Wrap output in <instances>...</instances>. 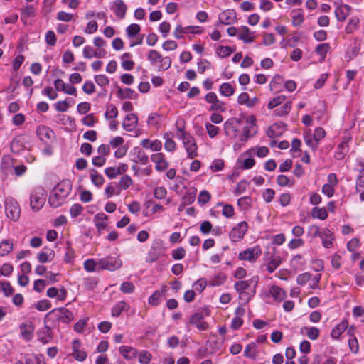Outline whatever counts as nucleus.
<instances>
[{"label":"nucleus","instance_id":"27","mask_svg":"<svg viewBox=\"0 0 364 364\" xmlns=\"http://www.w3.org/2000/svg\"><path fill=\"white\" fill-rule=\"evenodd\" d=\"M33 331L34 328L30 322L22 323L20 326L21 335L24 339L27 341H29L32 338Z\"/></svg>","mask_w":364,"mask_h":364},{"label":"nucleus","instance_id":"64","mask_svg":"<svg viewBox=\"0 0 364 364\" xmlns=\"http://www.w3.org/2000/svg\"><path fill=\"white\" fill-rule=\"evenodd\" d=\"M233 52V50L229 46H219L217 49L218 55L221 58H225Z\"/></svg>","mask_w":364,"mask_h":364},{"label":"nucleus","instance_id":"51","mask_svg":"<svg viewBox=\"0 0 364 364\" xmlns=\"http://www.w3.org/2000/svg\"><path fill=\"white\" fill-rule=\"evenodd\" d=\"M159 250L155 247H151V249L149 250V253L147 254L146 261L147 262H154L156 261L159 258Z\"/></svg>","mask_w":364,"mask_h":364},{"label":"nucleus","instance_id":"55","mask_svg":"<svg viewBox=\"0 0 364 364\" xmlns=\"http://www.w3.org/2000/svg\"><path fill=\"white\" fill-rule=\"evenodd\" d=\"M286 100V96L285 95H279L275 97H274L272 100L269 101L268 103V108L269 109H272L279 105L282 104Z\"/></svg>","mask_w":364,"mask_h":364},{"label":"nucleus","instance_id":"22","mask_svg":"<svg viewBox=\"0 0 364 364\" xmlns=\"http://www.w3.org/2000/svg\"><path fill=\"white\" fill-rule=\"evenodd\" d=\"M351 7L348 4H342L338 6L335 10V15L340 21H344L347 16L350 15Z\"/></svg>","mask_w":364,"mask_h":364},{"label":"nucleus","instance_id":"39","mask_svg":"<svg viewBox=\"0 0 364 364\" xmlns=\"http://www.w3.org/2000/svg\"><path fill=\"white\" fill-rule=\"evenodd\" d=\"M235 87L230 83H223L219 87L220 95L225 97H230L235 93Z\"/></svg>","mask_w":364,"mask_h":364},{"label":"nucleus","instance_id":"44","mask_svg":"<svg viewBox=\"0 0 364 364\" xmlns=\"http://www.w3.org/2000/svg\"><path fill=\"white\" fill-rule=\"evenodd\" d=\"M329 49L330 46L328 43H321L317 46L316 48V53L321 57L320 62L324 60Z\"/></svg>","mask_w":364,"mask_h":364},{"label":"nucleus","instance_id":"49","mask_svg":"<svg viewBox=\"0 0 364 364\" xmlns=\"http://www.w3.org/2000/svg\"><path fill=\"white\" fill-rule=\"evenodd\" d=\"M359 19L357 17H354L349 20L347 26H346L345 31L346 33H352L358 28Z\"/></svg>","mask_w":364,"mask_h":364},{"label":"nucleus","instance_id":"48","mask_svg":"<svg viewBox=\"0 0 364 364\" xmlns=\"http://www.w3.org/2000/svg\"><path fill=\"white\" fill-rule=\"evenodd\" d=\"M118 111L115 105H108L106 107V111L105 113V117L106 119H112L117 117Z\"/></svg>","mask_w":364,"mask_h":364},{"label":"nucleus","instance_id":"47","mask_svg":"<svg viewBox=\"0 0 364 364\" xmlns=\"http://www.w3.org/2000/svg\"><path fill=\"white\" fill-rule=\"evenodd\" d=\"M171 134L169 133H166L164 135V139H165L164 148L167 151H173L176 149V144L171 139Z\"/></svg>","mask_w":364,"mask_h":364},{"label":"nucleus","instance_id":"4","mask_svg":"<svg viewBox=\"0 0 364 364\" xmlns=\"http://www.w3.org/2000/svg\"><path fill=\"white\" fill-rule=\"evenodd\" d=\"M46 191L43 187L38 186L31 193L30 203L31 208L36 211L39 210L46 201Z\"/></svg>","mask_w":364,"mask_h":364},{"label":"nucleus","instance_id":"54","mask_svg":"<svg viewBox=\"0 0 364 364\" xmlns=\"http://www.w3.org/2000/svg\"><path fill=\"white\" fill-rule=\"evenodd\" d=\"M140 30H141V28H140L139 25H138L136 23H132L127 28L126 32H127V36L129 38H131L136 36L140 32Z\"/></svg>","mask_w":364,"mask_h":364},{"label":"nucleus","instance_id":"33","mask_svg":"<svg viewBox=\"0 0 364 364\" xmlns=\"http://www.w3.org/2000/svg\"><path fill=\"white\" fill-rule=\"evenodd\" d=\"M269 292L270 295L277 301H282L286 298V294L283 289L277 286H272Z\"/></svg>","mask_w":364,"mask_h":364},{"label":"nucleus","instance_id":"15","mask_svg":"<svg viewBox=\"0 0 364 364\" xmlns=\"http://www.w3.org/2000/svg\"><path fill=\"white\" fill-rule=\"evenodd\" d=\"M258 278L253 277L250 280L239 281L235 284V289L237 291H247L252 290L250 287L253 284L254 288L256 287Z\"/></svg>","mask_w":364,"mask_h":364},{"label":"nucleus","instance_id":"62","mask_svg":"<svg viewBox=\"0 0 364 364\" xmlns=\"http://www.w3.org/2000/svg\"><path fill=\"white\" fill-rule=\"evenodd\" d=\"M152 355L146 350L141 351L139 353V361L141 364H148L151 361Z\"/></svg>","mask_w":364,"mask_h":364},{"label":"nucleus","instance_id":"10","mask_svg":"<svg viewBox=\"0 0 364 364\" xmlns=\"http://www.w3.org/2000/svg\"><path fill=\"white\" fill-rule=\"evenodd\" d=\"M255 118L253 116L247 118L246 125L243 128L242 134L240 136V140L242 143L245 142L255 132Z\"/></svg>","mask_w":364,"mask_h":364},{"label":"nucleus","instance_id":"61","mask_svg":"<svg viewBox=\"0 0 364 364\" xmlns=\"http://www.w3.org/2000/svg\"><path fill=\"white\" fill-rule=\"evenodd\" d=\"M97 267H98V259L95 261L94 259H89L84 262V268L87 272L95 271Z\"/></svg>","mask_w":364,"mask_h":364},{"label":"nucleus","instance_id":"28","mask_svg":"<svg viewBox=\"0 0 364 364\" xmlns=\"http://www.w3.org/2000/svg\"><path fill=\"white\" fill-rule=\"evenodd\" d=\"M237 102L240 105H245L247 107H252L257 104L258 99L257 97L250 99L247 92H242L238 96Z\"/></svg>","mask_w":364,"mask_h":364},{"label":"nucleus","instance_id":"18","mask_svg":"<svg viewBox=\"0 0 364 364\" xmlns=\"http://www.w3.org/2000/svg\"><path fill=\"white\" fill-rule=\"evenodd\" d=\"M72 356L78 361H83L87 358L86 353L80 348V343L78 340H74L72 343Z\"/></svg>","mask_w":364,"mask_h":364},{"label":"nucleus","instance_id":"23","mask_svg":"<svg viewBox=\"0 0 364 364\" xmlns=\"http://www.w3.org/2000/svg\"><path fill=\"white\" fill-rule=\"evenodd\" d=\"M52 312L55 313L58 318L63 322L68 323L73 319V313L65 308L55 309Z\"/></svg>","mask_w":364,"mask_h":364},{"label":"nucleus","instance_id":"17","mask_svg":"<svg viewBox=\"0 0 364 364\" xmlns=\"http://www.w3.org/2000/svg\"><path fill=\"white\" fill-rule=\"evenodd\" d=\"M200 33L201 30H199L198 28V27H194V26L182 27L181 26L178 25L176 27V29L173 32V36H175V38L179 39V38H183L184 33Z\"/></svg>","mask_w":364,"mask_h":364},{"label":"nucleus","instance_id":"11","mask_svg":"<svg viewBox=\"0 0 364 364\" xmlns=\"http://www.w3.org/2000/svg\"><path fill=\"white\" fill-rule=\"evenodd\" d=\"M151 160L155 165V168L158 171H163L168 168V162L166 160L162 153H156L151 156Z\"/></svg>","mask_w":364,"mask_h":364},{"label":"nucleus","instance_id":"34","mask_svg":"<svg viewBox=\"0 0 364 364\" xmlns=\"http://www.w3.org/2000/svg\"><path fill=\"white\" fill-rule=\"evenodd\" d=\"M304 139L306 144L313 151H316L317 149L319 143L314 139L310 129H308L304 132Z\"/></svg>","mask_w":364,"mask_h":364},{"label":"nucleus","instance_id":"8","mask_svg":"<svg viewBox=\"0 0 364 364\" xmlns=\"http://www.w3.org/2000/svg\"><path fill=\"white\" fill-rule=\"evenodd\" d=\"M248 229V224L245 221H242L237 224L230 231L229 237L233 242L241 240Z\"/></svg>","mask_w":364,"mask_h":364},{"label":"nucleus","instance_id":"14","mask_svg":"<svg viewBox=\"0 0 364 364\" xmlns=\"http://www.w3.org/2000/svg\"><path fill=\"white\" fill-rule=\"evenodd\" d=\"M255 32L251 31L248 27L242 26L238 29V38L245 43H250L255 39Z\"/></svg>","mask_w":364,"mask_h":364},{"label":"nucleus","instance_id":"60","mask_svg":"<svg viewBox=\"0 0 364 364\" xmlns=\"http://www.w3.org/2000/svg\"><path fill=\"white\" fill-rule=\"evenodd\" d=\"M307 235L312 239L320 237L321 235V230L319 227L316 225H311L308 228Z\"/></svg>","mask_w":364,"mask_h":364},{"label":"nucleus","instance_id":"56","mask_svg":"<svg viewBox=\"0 0 364 364\" xmlns=\"http://www.w3.org/2000/svg\"><path fill=\"white\" fill-rule=\"evenodd\" d=\"M302 331H305L309 338L311 340H316L318 337L320 333L319 329L316 327H305Z\"/></svg>","mask_w":364,"mask_h":364},{"label":"nucleus","instance_id":"7","mask_svg":"<svg viewBox=\"0 0 364 364\" xmlns=\"http://www.w3.org/2000/svg\"><path fill=\"white\" fill-rule=\"evenodd\" d=\"M182 141L183 146L187 152L188 157L189 159H193L197 156L198 146L193 136L188 133H183Z\"/></svg>","mask_w":364,"mask_h":364},{"label":"nucleus","instance_id":"38","mask_svg":"<svg viewBox=\"0 0 364 364\" xmlns=\"http://www.w3.org/2000/svg\"><path fill=\"white\" fill-rule=\"evenodd\" d=\"M129 305L124 301L117 303L112 309V315L113 316H119L122 312L128 311Z\"/></svg>","mask_w":364,"mask_h":364},{"label":"nucleus","instance_id":"52","mask_svg":"<svg viewBox=\"0 0 364 364\" xmlns=\"http://www.w3.org/2000/svg\"><path fill=\"white\" fill-rule=\"evenodd\" d=\"M292 103L291 101L286 102L280 108L275 110L277 115L279 117L287 114L291 109Z\"/></svg>","mask_w":364,"mask_h":364},{"label":"nucleus","instance_id":"12","mask_svg":"<svg viewBox=\"0 0 364 364\" xmlns=\"http://www.w3.org/2000/svg\"><path fill=\"white\" fill-rule=\"evenodd\" d=\"M83 56L85 58L91 59L92 58H102L107 53L105 49H94L92 46H87L83 48Z\"/></svg>","mask_w":364,"mask_h":364},{"label":"nucleus","instance_id":"3","mask_svg":"<svg viewBox=\"0 0 364 364\" xmlns=\"http://www.w3.org/2000/svg\"><path fill=\"white\" fill-rule=\"evenodd\" d=\"M122 266L119 256L109 255L98 259V269L114 271Z\"/></svg>","mask_w":364,"mask_h":364},{"label":"nucleus","instance_id":"50","mask_svg":"<svg viewBox=\"0 0 364 364\" xmlns=\"http://www.w3.org/2000/svg\"><path fill=\"white\" fill-rule=\"evenodd\" d=\"M90 178L93 184L97 186H100L104 183V178L101 174H99L96 170L90 171Z\"/></svg>","mask_w":364,"mask_h":364},{"label":"nucleus","instance_id":"20","mask_svg":"<svg viewBox=\"0 0 364 364\" xmlns=\"http://www.w3.org/2000/svg\"><path fill=\"white\" fill-rule=\"evenodd\" d=\"M245 310L242 307H237L235 311V317L232 319L231 328L232 329H238L243 323L242 316L245 314Z\"/></svg>","mask_w":364,"mask_h":364},{"label":"nucleus","instance_id":"42","mask_svg":"<svg viewBox=\"0 0 364 364\" xmlns=\"http://www.w3.org/2000/svg\"><path fill=\"white\" fill-rule=\"evenodd\" d=\"M311 216L314 218L326 220L328 217V213L325 208L315 207L312 209Z\"/></svg>","mask_w":364,"mask_h":364},{"label":"nucleus","instance_id":"43","mask_svg":"<svg viewBox=\"0 0 364 364\" xmlns=\"http://www.w3.org/2000/svg\"><path fill=\"white\" fill-rule=\"evenodd\" d=\"M292 24L294 26H301L304 20L303 13L301 10H294L291 11Z\"/></svg>","mask_w":364,"mask_h":364},{"label":"nucleus","instance_id":"46","mask_svg":"<svg viewBox=\"0 0 364 364\" xmlns=\"http://www.w3.org/2000/svg\"><path fill=\"white\" fill-rule=\"evenodd\" d=\"M348 151V147L347 144L345 142H343L337 147V150L335 152V158L337 160H341L344 158Z\"/></svg>","mask_w":364,"mask_h":364},{"label":"nucleus","instance_id":"53","mask_svg":"<svg viewBox=\"0 0 364 364\" xmlns=\"http://www.w3.org/2000/svg\"><path fill=\"white\" fill-rule=\"evenodd\" d=\"M304 262L301 255H296L291 260V265L295 269H300L304 267Z\"/></svg>","mask_w":364,"mask_h":364},{"label":"nucleus","instance_id":"59","mask_svg":"<svg viewBox=\"0 0 364 364\" xmlns=\"http://www.w3.org/2000/svg\"><path fill=\"white\" fill-rule=\"evenodd\" d=\"M205 127L210 138H214L218 134L219 128L213 124L211 122H205Z\"/></svg>","mask_w":364,"mask_h":364},{"label":"nucleus","instance_id":"37","mask_svg":"<svg viewBox=\"0 0 364 364\" xmlns=\"http://www.w3.org/2000/svg\"><path fill=\"white\" fill-rule=\"evenodd\" d=\"M14 247L13 241L11 240H3L0 243V257H4L7 255L9 252H11Z\"/></svg>","mask_w":364,"mask_h":364},{"label":"nucleus","instance_id":"19","mask_svg":"<svg viewBox=\"0 0 364 364\" xmlns=\"http://www.w3.org/2000/svg\"><path fill=\"white\" fill-rule=\"evenodd\" d=\"M138 118L136 114L131 113L126 116L122 123L123 128L127 131H133L137 126Z\"/></svg>","mask_w":364,"mask_h":364},{"label":"nucleus","instance_id":"24","mask_svg":"<svg viewBox=\"0 0 364 364\" xmlns=\"http://www.w3.org/2000/svg\"><path fill=\"white\" fill-rule=\"evenodd\" d=\"M267 263L266 264L267 270L269 273H272L281 264L282 258L279 255H272L269 258H267Z\"/></svg>","mask_w":364,"mask_h":364},{"label":"nucleus","instance_id":"35","mask_svg":"<svg viewBox=\"0 0 364 364\" xmlns=\"http://www.w3.org/2000/svg\"><path fill=\"white\" fill-rule=\"evenodd\" d=\"M284 130V127L282 124H274L268 128L267 134L268 136L271 138H275L280 136Z\"/></svg>","mask_w":364,"mask_h":364},{"label":"nucleus","instance_id":"1","mask_svg":"<svg viewBox=\"0 0 364 364\" xmlns=\"http://www.w3.org/2000/svg\"><path fill=\"white\" fill-rule=\"evenodd\" d=\"M72 189V183L70 180L65 179L58 183L53 189L49 196V203L53 208L61 205Z\"/></svg>","mask_w":364,"mask_h":364},{"label":"nucleus","instance_id":"13","mask_svg":"<svg viewBox=\"0 0 364 364\" xmlns=\"http://www.w3.org/2000/svg\"><path fill=\"white\" fill-rule=\"evenodd\" d=\"M128 170V166L126 164H120L117 167H109L105 169V173L107 176L113 179L118 175L124 174Z\"/></svg>","mask_w":364,"mask_h":364},{"label":"nucleus","instance_id":"9","mask_svg":"<svg viewBox=\"0 0 364 364\" xmlns=\"http://www.w3.org/2000/svg\"><path fill=\"white\" fill-rule=\"evenodd\" d=\"M262 250L259 246L257 245L252 247L245 249L240 252L238 255V259L240 260L249 261L254 262L261 255Z\"/></svg>","mask_w":364,"mask_h":364},{"label":"nucleus","instance_id":"63","mask_svg":"<svg viewBox=\"0 0 364 364\" xmlns=\"http://www.w3.org/2000/svg\"><path fill=\"white\" fill-rule=\"evenodd\" d=\"M124 145V140L122 136H117L112 138L109 141V147L112 149H117L122 146Z\"/></svg>","mask_w":364,"mask_h":364},{"label":"nucleus","instance_id":"2","mask_svg":"<svg viewBox=\"0 0 364 364\" xmlns=\"http://www.w3.org/2000/svg\"><path fill=\"white\" fill-rule=\"evenodd\" d=\"M147 59L153 66L158 68L159 70H166L171 65V59L168 56L163 57L161 54L156 50H150L148 52Z\"/></svg>","mask_w":364,"mask_h":364},{"label":"nucleus","instance_id":"58","mask_svg":"<svg viewBox=\"0 0 364 364\" xmlns=\"http://www.w3.org/2000/svg\"><path fill=\"white\" fill-rule=\"evenodd\" d=\"M132 183L133 181L132 178L128 175H124L122 177H121L119 181L120 188L124 190L127 189L129 186H132Z\"/></svg>","mask_w":364,"mask_h":364},{"label":"nucleus","instance_id":"45","mask_svg":"<svg viewBox=\"0 0 364 364\" xmlns=\"http://www.w3.org/2000/svg\"><path fill=\"white\" fill-rule=\"evenodd\" d=\"M55 256V252L53 250H49L48 252H41L38 255V261L41 263H46L51 261Z\"/></svg>","mask_w":364,"mask_h":364},{"label":"nucleus","instance_id":"6","mask_svg":"<svg viewBox=\"0 0 364 364\" xmlns=\"http://www.w3.org/2000/svg\"><path fill=\"white\" fill-rule=\"evenodd\" d=\"M5 212L8 218L14 221H16L21 215V208L18 202L13 198L6 199Z\"/></svg>","mask_w":364,"mask_h":364},{"label":"nucleus","instance_id":"41","mask_svg":"<svg viewBox=\"0 0 364 364\" xmlns=\"http://www.w3.org/2000/svg\"><path fill=\"white\" fill-rule=\"evenodd\" d=\"M244 355L250 358H255L257 355V343L252 342L247 344L244 351Z\"/></svg>","mask_w":364,"mask_h":364},{"label":"nucleus","instance_id":"25","mask_svg":"<svg viewBox=\"0 0 364 364\" xmlns=\"http://www.w3.org/2000/svg\"><path fill=\"white\" fill-rule=\"evenodd\" d=\"M143 148L151 149L153 151H159L162 149V144L159 140L151 141L148 139H143L141 141Z\"/></svg>","mask_w":364,"mask_h":364},{"label":"nucleus","instance_id":"36","mask_svg":"<svg viewBox=\"0 0 364 364\" xmlns=\"http://www.w3.org/2000/svg\"><path fill=\"white\" fill-rule=\"evenodd\" d=\"M348 326L346 321H342L340 323L336 325L331 331V337L338 339L340 336L346 331Z\"/></svg>","mask_w":364,"mask_h":364},{"label":"nucleus","instance_id":"26","mask_svg":"<svg viewBox=\"0 0 364 364\" xmlns=\"http://www.w3.org/2000/svg\"><path fill=\"white\" fill-rule=\"evenodd\" d=\"M320 237L322 240V245L326 248H330L333 245V235L331 231L327 228H324L321 230V235Z\"/></svg>","mask_w":364,"mask_h":364},{"label":"nucleus","instance_id":"21","mask_svg":"<svg viewBox=\"0 0 364 364\" xmlns=\"http://www.w3.org/2000/svg\"><path fill=\"white\" fill-rule=\"evenodd\" d=\"M120 354L127 360H131L136 358L138 351L133 347L128 346H122L119 348Z\"/></svg>","mask_w":364,"mask_h":364},{"label":"nucleus","instance_id":"40","mask_svg":"<svg viewBox=\"0 0 364 364\" xmlns=\"http://www.w3.org/2000/svg\"><path fill=\"white\" fill-rule=\"evenodd\" d=\"M166 291V287H164L161 291H156L154 292V294L149 298V304L152 306L158 305Z\"/></svg>","mask_w":364,"mask_h":364},{"label":"nucleus","instance_id":"30","mask_svg":"<svg viewBox=\"0 0 364 364\" xmlns=\"http://www.w3.org/2000/svg\"><path fill=\"white\" fill-rule=\"evenodd\" d=\"M113 11L119 18H123L127 12V5L122 0H116L114 3Z\"/></svg>","mask_w":364,"mask_h":364},{"label":"nucleus","instance_id":"16","mask_svg":"<svg viewBox=\"0 0 364 364\" xmlns=\"http://www.w3.org/2000/svg\"><path fill=\"white\" fill-rule=\"evenodd\" d=\"M236 21V13L233 10H225L219 15V22L225 25H230Z\"/></svg>","mask_w":364,"mask_h":364},{"label":"nucleus","instance_id":"31","mask_svg":"<svg viewBox=\"0 0 364 364\" xmlns=\"http://www.w3.org/2000/svg\"><path fill=\"white\" fill-rule=\"evenodd\" d=\"M107 216L104 213H98L95 217V225L99 232L107 229Z\"/></svg>","mask_w":364,"mask_h":364},{"label":"nucleus","instance_id":"29","mask_svg":"<svg viewBox=\"0 0 364 364\" xmlns=\"http://www.w3.org/2000/svg\"><path fill=\"white\" fill-rule=\"evenodd\" d=\"M202 320L203 315L200 313H196L191 317L189 323L192 325H195L200 330H205L208 327V324Z\"/></svg>","mask_w":364,"mask_h":364},{"label":"nucleus","instance_id":"5","mask_svg":"<svg viewBox=\"0 0 364 364\" xmlns=\"http://www.w3.org/2000/svg\"><path fill=\"white\" fill-rule=\"evenodd\" d=\"M241 120L236 118L228 119L224 123V132L227 136L231 139L240 138V130L241 128Z\"/></svg>","mask_w":364,"mask_h":364},{"label":"nucleus","instance_id":"57","mask_svg":"<svg viewBox=\"0 0 364 364\" xmlns=\"http://www.w3.org/2000/svg\"><path fill=\"white\" fill-rule=\"evenodd\" d=\"M210 198H211L210 193L208 191L203 190V191H200L198 195V203L199 204L203 205L209 202V200H210Z\"/></svg>","mask_w":364,"mask_h":364},{"label":"nucleus","instance_id":"32","mask_svg":"<svg viewBox=\"0 0 364 364\" xmlns=\"http://www.w3.org/2000/svg\"><path fill=\"white\" fill-rule=\"evenodd\" d=\"M132 55L130 53H124L121 56L122 67L125 70H131L134 66V62L132 60Z\"/></svg>","mask_w":364,"mask_h":364}]
</instances>
